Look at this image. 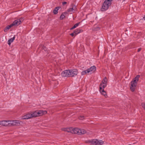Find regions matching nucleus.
Returning <instances> with one entry per match:
<instances>
[{
  "label": "nucleus",
  "instance_id": "6e6552de",
  "mask_svg": "<svg viewBox=\"0 0 145 145\" xmlns=\"http://www.w3.org/2000/svg\"><path fill=\"white\" fill-rule=\"evenodd\" d=\"M24 20L23 18H21L19 19L15 20L12 24L13 26H18Z\"/></svg>",
  "mask_w": 145,
  "mask_h": 145
},
{
  "label": "nucleus",
  "instance_id": "a211bd4d",
  "mask_svg": "<svg viewBox=\"0 0 145 145\" xmlns=\"http://www.w3.org/2000/svg\"><path fill=\"white\" fill-rule=\"evenodd\" d=\"M60 7H57L54 10L53 13L54 14H57V11Z\"/></svg>",
  "mask_w": 145,
  "mask_h": 145
},
{
  "label": "nucleus",
  "instance_id": "1a4fd4ad",
  "mask_svg": "<svg viewBox=\"0 0 145 145\" xmlns=\"http://www.w3.org/2000/svg\"><path fill=\"white\" fill-rule=\"evenodd\" d=\"M70 77L74 76L78 73L77 69H76L69 70Z\"/></svg>",
  "mask_w": 145,
  "mask_h": 145
},
{
  "label": "nucleus",
  "instance_id": "f03ea898",
  "mask_svg": "<svg viewBox=\"0 0 145 145\" xmlns=\"http://www.w3.org/2000/svg\"><path fill=\"white\" fill-rule=\"evenodd\" d=\"M140 77V76L139 75H137L131 82V85L130 87V88L132 92H133L135 91L137 85V82L138 81Z\"/></svg>",
  "mask_w": 145,
  "mask_h": 145
},
{
  "label": "nucleus",
  "instance_id": "dca6fc26",
  "mask_svg": "<svg viewBox=\"0 0 145 145\" xmlns=\"http://www.w3.org/2000/svg\"><path fill=\"white\" fill-rule=\"evenodd\" d=\"M15 37H14L13 38L9 39L8 42V44L9 45H10L11 43L15 39Z\"/></svg>",
  "mask_w": 145,
  "mask_h": 145
},
{
  "label": "nucleus",
  "instance_id": "aec40b11",
  "mask_svg": "<svg viewBox=\"0 0 145 145\" xmlns=\"http://www.w3.org/2000/svg\"><path fill=\"white\" fill-rule=\"evenodd\" d=\"M66 14V12H64L62 13L60 16V18L61 20H63L64 18H65V16L64 14Z\"/></svg>",
  "mask_w": 145,
  "mask_h": 145
},
{
  "label": "nucleus",
  "instance_id": "c85d7f7f",
  "mask_svg": "<svg viewBox=\"0 0 145 145\" xmlns=\"http://www.w3.org/2000/svg\"><path fill=\"white\" fill-rule=\"evenodd\" d=\"M131 145V144H129V145Z\"/></svg>",
  "mask_w": 145,
  "mask_h": 145
},
{
  "label": "nucleus",
  "instance_id": "6ab92c4d",
  "mask_svg": "<svg viewBox=\"0 0 145 145\" xmlns=\"http://www.w3.org/2000/svg\"><path fill=\"white\" fill-rule=\"evenodd\" d=\"M81 30L80 29H76L75 30L74 32L75 34V36L77 34L80 33L81 32Z\"/></svg>",
  "mask_w": 145,
  "mask_h": 145
},
{
  "label": "nucleus",
  "instance_id": "9b49d317",
  "mask_svg": "<svg viewBox=\"0 0 145 145\" xmlns=\"http://www.w3.org/2000/svg\"><path fill=\"white\" fill-rule=\"evenodd\" d=\"M69 70H66L62 72L61 75L63 77H69Z\"/></svg>",
  "mask_w": 145,
  "mask_h": 145
},
{
  "label": "nucleus",
  "instance_id": "f3484780",
  "mask_svg": "<svg viewBox=\"0 0 145 145\" xmlns=\"http://www.w3.org/2000/svg\"><path fill=\"white\" fill-rule=\"evenodd\" d=\"M107 84H105L101 83L100 85V90H101L102 89V88L103 89L106 86Z\"/></svg>",
  "mask_w": 145,
  "mask_h": 145
},
{
  "label": "nucleus",
  "instance_id": "f257e3e1",
  "mask_svg": "<svg viewBox=\"0 0 145 145\" xmlns=\"http://www.w3.org/2000/svg\"><path fill=\"white\" fill-rule=\"evenodd\" d=\"M62 130L68 133L78 135L84 134L86 133V131L84 129H80L78 128H74L72 127L63 128L62 129Z\"/></svg>",
  "mask_w": 145,
  "mask_h": 145
},
{
  "label": "nucleus",
  "instance_id": "2eb2a0df",
  "mask_svg": "<svg viewBox=\"0 0 145 145\" xmlns=\"http://www.w3.org/2000/svg\"><path fill=\"white\" fill-rule=\"evenodd\" d=\"M13 26L12 25V24L10 25H8L5 29L4 30V31L5 32H6L9 29H10Z\"/></svg>",
  "mask_w": 145,
  "mask_h": 145
},
{
  "label": "nucleus",
  "instance_id": "7ed1b4c3",
  "mask_svg": "<svg viewBox=\"0 0 145 145\" xmlns=\"http://www.w3.org/2000/svg\"><path fill=\"white\" fill-rule=\"evenodd\" d=\"M112 0H105L103 3L101 10L105 11L107 10L111 4Z\"/></svg>",
  "mask_w": 145,
  "mask_h": 145
},
{
  "label": "nucleus",
  "instance_id": "39448f33",
  "mask_svg": "<svg viewBox=\"0 0 145 145\" xmlns=\"http://www.w3.org/2000/svg\"><path fill=\"white\" fill-rule=\"evenodd\" d=\"M88 142L92 145H102L104 143V142L102 140H98L96 139L89 140Z\"/></svg>",
  "mask_w": 145,
  "mask_h": 145
},
{
  "label": "nucleus",
  "instance_id": "cd10ccee",
  "mask_svg": "<svg viewBox=\"0 0 145 145\" xmlns=\"http://www.w3.org/2000/svg\"><path fill=\"white\" fill-rule=\"evenodd\" d=\"M143 18L145 20V16Z\"/></svg>",
  "mask_w": 145,
  "mask_h": 145
},
{
  "label": "nucleus",
  "instance_id": "393cba45",
  "mask_svg": "<svg viewBox=\"0 0 145 145\" xmlns=\"http://www.w3.org/2000/svg\"><path fill=\"white\" fill-rule=\"evenodd\" d=\"M141 50V48H139L138 50V52H139Z\"/></svg>",
  "mask_w": 145,
  "mask_h": 145
},
{
  "label": "nucleus",
  "instance_id": "4468645a",
  "mask_svg": "<svg viewBox=\"0 0 145 145\" xmlns=\"http://www.w3.org/2000/svg\"><path fill=\"white\" fill-rule=\"evenodd\" d=\"M100 93L102 95L105 96V97L106 98L107 97L106 93L105 91L103 89H101V90H100Z\"/></svg>",
  "mask_w": 145,
  "mask_h": 145
},
{
  "label": "nucleus",
  "instance_id": "a878e982",
  "mask_svg": "<svg viewBox=\"0 0 145 145\" xmlns=\"http://www.w3.org/2000/svg\"><path fill=\"white\" fill-rule=\"evenodd\" d=\"M142 106L143 108L145 110V104H144V105H143Z\"/></svg>",
  "mask_w": 145,
  "mask_h": 145
},
{
  "label": "nucleus",
  "instance_id": "bb28decb",
  "mask_svg": "<svg viewBox=\"0 0 145 145\" xmlns=\"http://www.w3.org/2000/svg\"><path fill=\"white\" fill-rule=\"evenodd\" d=\"M62 3L63 5H64L65 4H66L67 3V2H63Z\"/></svg>",
  "mask_w": 145,
  "mask_h": 145
},
{
  "label": "nucleus",
  "instance_id": "f8f14e48",
  "mask_svg": "<svg viewBox=\"0 0 145 145\" xmlns=\"http://www.w3.org/2000/svg\"><path fill=\"white\" fill-rule=\"evenodd\" d=\"M71 7H72L71 8H69L67 10L68 12H72L76 9V6L75 5L72 4L71 5Z\"/></svg>",
  "mask_w": 145,
  "mask_h": 145
},
{
  "label": "nucleus",
  "instance_id": "423d86ee",
  "mask_svg": "<svg viewBox=\"0 0 145 145\" xmlns=\"http://www.w3.org/2000/svg\"><path fill=\"white\" fill-rule=\"evenodd\" d=\"M96 67L95 66H91L90 68H89L85 71H82L81 72V74L82 75H84L87 73L93 72L96 71Z\"/></svg>",
  "mask_w": 145,
  "mask_h": 145
},
{
  "label": "nucleus",
  "instance_id": "ddd939ff",
  "mask_svg": "<svg viewBox=\"0 0 145 145\" xmlns=\"http://www.w3.org/2000/svg\"><path fill=\"white\" fill-rule=\"evenodd\" d=\"M32 118L31 113H29L24 116L23 118L24 119H27Z\"/></svg>",
  "mask_w": 145,
  "mask_h": 145
},
{
  "label": "nucleus",
  "instance_id": "0eeeda50",
  "mask_svg": "<svg viewBox=\"0 0 145 145\" xmlns=\"http://www.w3.org/2000/svg\"><path fill=\"white\" fill-rule=\"evenodd\" d=\"M22 123L21 121L17 120H10V126H19Z\"/></svg>",
  "mask_w": 145,
  "mask_h": 145
},
{
  "label": "nucleus",
  "instance_id": "20e7f679",
  "mask_svg": "<svg viewBox=\"0 0 145 145\" xmlns=\"http://www.w3.org/2000/svg\"><path fill=\"white\" fill-rule=\"evenodd\" d=\"M47 112L46 110H40L32 112L31 113L32 118L42 116L46 114Z\"/></svg>",
  "mask_w": 145,
  "mask_h": 145
},
{
  "label": "nucleus",
  "instance_id": "9d476101",
  "mask_svg": "<svg viewBox=\"0 0 145 145\" xmlns=\"http://www.w3.org/2000/svg\"><path fill=\"white\" fill-rule=\"evenodd\" d=\"M10 120L0 121V125L5 126H10Z\"/></svg>",
  "mask_w": 145,
  "mask_h": 145
},
{
  "label": "nucleus",
  "instance_id": "4be33fe9",
  "mask_svg": "<svg viewBox=\"0 0 145 145\" xmlns=\"http://www.w3.org/2000/svg\"><path fill=\"white\" fill-rule=\"evenodd\" d=\"M80 23V22H78L76 23L70 29L71 30H72L75 28Z\"/></svg>",
  "mask_w": 145,
  "mask_h": 145
},
{
  "label": "nucleus",
  "instance_id": "b1692460",
  "mask_svg": "<svg viewBox=\"0 0 145 145\" xmlns=\"http://www.w3.org/2000/svg\"><path fill=\"white\" fill-rule=\"evenodd\" d=\"M70 35L72 37L74 36H75V34L74 33V32L73 33H71L70 34Z\"/></svg>",
  "mask_w": 145,
  "mask_h": 145
},
{
  "label": "nucleus",
  "instance_id": "412c9836",
  "mask_svg": "<svg viewBox=\"0 0 145 145\" xmlns=\"http://www.w3.org/2000/svg\"><path fill=\"white\" fill-rule=\"evenodd\" d=\"M107 79L106 77H105V78L103 79V80L102 81V83H101L105 84H107Z\"/></svg>",
  "mask_w": 145,
  "mask_h": 145
},
{
  "label": "nucleus",
  "instance_id": "5701e85b",
  "mask_svg": "<svg viewBox=\"0 0 145 145\" xmlns=\"http://www.w3.org/2000/svg\"><path fill=\"white\" fill-rule=\"evenodd\" d=\"M80 120H83L84 119V116H80L78 118Z\"/></svg>",
  "mask_w": 145,
  "mask_h": 145
}]
</instances>
